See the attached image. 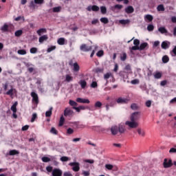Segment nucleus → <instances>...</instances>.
<instances>
[{"label": "nucleus", "instance_id": "1", "mask_svg": "<svg viewBox=\"0 0 176 176\" xmlns=\"http://www.w3.org/2000/svg\"><path fill=\"white\" fill-rule=\"evenodd\" d=\"M164 168H170V167H173V160L171 159L168 160L165 158L163 162Z\"/></svg>", "mask_w": 176, "mask_h": 176}, {"label": "nucleus", "instance_id": "2", "mask_svg": "<svg viewBox=\"0 0 176 176\" xmlns=\"http://www.w3.org/2000/svg\"><path fill=\"white\" fill-rule=\"evenodd\" d=\"M30 95H31V97L32 98V102L38 105V104H39V97L38 96V94H36L34 91H32L31 92Z\"/></svg>", "mask_w": 176, "mask_h": 176}, {"label": "nucleus", "instance_id": "3", "mask_svg": "<svg viewBox=\"0 0 176 176\" xmlns=\"http://www.w3.org/2000/svg\"><path fill=\"white\" fill-rule=\"evenodd\" d=\"M125 124L129 126L130 129H137V127H138V122H137V121H126Z\"/></svg>", "mask_w": 176, "mask_h": 176}, {"label": "nucleus", "instance_id": "4", "mask_svg": "<svg viewBox=\"0 0 176 176\" xmlns=\"http://www.w3.org/2000/svg\"><path fill=\"white\" fill-rule=\"evenodd\" d=\"M69 166L72 167L73 171L78 172L80 170V164L79 162H71L69 164Z\"/></svg>", "mask_w": 176, "mask_h": 176}, {"label": "nucleus", "instance_id": "5", "mask_svg": "<svg viewBox=\"0 0 176 176\" xmlns=\"http://www.w3.org/2000/svg\"><path fill=\"white\" fill-rule=\"evenodd\" d=\"M91 49H92V47L87 45V44H82L80 46V50H81V52H91Z\"/></svg>", "mask_w": 176, "mask_h": 176}, {"label": "nucleus", "instance_id": "6", "mask_svg": "<svg viewBox=\"0 0 176 176\" xmlns=\"http://www.w3.org/2000/svg\"><path fill=\"white\" fill-rule=\"evenodd\" d=\"M140 119V112L135 111L131 116V120L132 122H137Z\"/></svg>", "mask_w": 176, "mask_h": 176}, {"label": "nucleus", "instance_id": "7", "mask_svg": "<svg viewBox=\"0 0 176 176\" xmlns=\"http://www.w3.org/2000/svg\"><path fill=\"white\" fill-rule=\"evenodd\" d=\"M87 10L88 12H91V10L93 12H98V10H100V7H98V6H96V5H94V6H89L87 8Z\"/></svg>", "mask_w": 176, "mask_h": 176}, {"label": "nucleus", "instance_id": "8", "mask_svg": "<svg viewBox=\"0 0 176 176\" xmlns=\"http://www.w3.org/2000/svg\"><path fill=\"white\" fill-rule=\"evenodd\" d=\"M74 111L71 108L67 107L64 110V116H72Z\"/></svg>", "mask_w": 176, "mask_h": 176}, {"label": "nucleus", "instance_id": "9", "mask_svg": "<svg viewBox=\"0 0 176 176\" xmlns=\"http://www.w3.org/2000/svg\"><path fill=\"white\" fill-rule=\"evenodd\" d=\"M63 170L59 168H54L52 170V176H62Z\"/></svg>", "mask_w": 176, "mask_h": 176}, {"label": "nucleus", "instance_id": "10", "mask_svg": "<svg viewBox=\"0 0 176 176\" xmlns=\"http://www.w3.org/2000/svg\"><path fill=\"white\" fill-rule=\"evenodd\" d=\"M76 102H79L80 104H90V100L89 99L82 98H77Z\"/></svg>", "mask_w": 176, "mask_h": 176}, {"label": "nucleus", "instance_id": "11", "mask_svg": "<svg viewBox=\"0 0 176 176\" xmlns=\"http://www.w3.org/2000/svg\"><path fill=\"white\" fill-rule=\"evenodd\" d=\"M110 131L113 135H116L119 133V128L118 126H112L111 127Z\"/></svg>", "mask_w": 176, "mask_h": 176}, {"label": "nucleus", "instance_id": "12", "mask_svg": "<svg viewBox=\"0 0 176 176\" xmlns=\"http://www.w3.org/2000/svg\"><path fill=\"white\" fill-rule=\"evenodd\" d=\"M125 12L127 14H131V13H134V8L132 6H129L125 8Z\"/></svg>", "mask_w": 176, "mask_h": 176}, {"label": "nucleus", "instance_id": "13", "mask_svg": "<svg viewBox=\"0 0 176 176\" xmlns=\"http://www.w3.org/2000/svg\"><path fill=\"white\" fill-rule=\"evenodd\" d=\"M118 104H127L129 102V100L126 98H118L117 99Z\"/></svg>", "mask_w": 176, "mask_h": 176}, {"label": "nucleus", "instance_id": "14", "mask_svg": "<svg viewBox=\"0 0 176 176\" xmlns=\"http://www.w3.org/2000/svg\"><path fill=\"white\" fill-rule=\"evenodd\" d=\"M47 39H49V37L47 36V35L45 34L39 37L38 42L40 43H43L45 41H47Z\"/></svg>", "mask_w": 176, "mask_h": 176}, {"label": "nucleus", "instance_id": "15", "mask_svg": "<svg viewBox=\"0 0 176 176\" xmlns=\"http://www.w3.org/2000/svg\"><path fill=\"white\" fill-rule=\"evenodd\" d=\"M8 155L9 156H14L16 155H20V151L17 150H11L9 151V153Z\"/></svg>", "mask_w": 176, "mask_h": 176}, {"label": "nucleus", "instance_id": "16", "mask_svg": "<svg viewBox=\"0 0 176 176\" xmlns=\"http://www.w3.org/2000/svg\"><path fill=\"white\" fill-rule=\"evenodd\" d=\"M118 127V133H120V134H123V133L126 131V129L124 124H120Z\"/></svg>", "mask_w": 176, "mask_h": 176}, {"label": "nucleus", "instance_id": "17", "mask_svg": "<svg viewBox=\"0 0 176 176\" xmlns=\"http://www.w3.org/2000/svg\"><path fill=\"white\" fill-rule=\"evenodd\" d=\"M73 67H74V72H79V70L80 69V67L79 66V64H78V63H74L73 64Z\"/></svg>", "mask_w": 176, "mask_h": 176}, {"label": "nucleus", "instance_id": "18", "mask_svg": "<svg viewBox=\"0 0 176 176\" xmlns=\"http://www.w3.org/2000/svg\"><path fill=\"white\" fill-rule=\"evenodd\" d=\"M45 32H47L45 28H41L37 30L36 33L39 36H41L43 34H45Z\"/></svg>", "mask_w": 176, "mask_h": 176}, {"label": "nucleus", "instance_id": "19", "mask_svg": "<svg viewBox=\"0 0 176 176\" xmlns=\"http://www.w3.org/2000/svg\"><path fill=\"white\" fill-rule=\"evenodd\" d=\"M79 85L81 86V89H85L87 86V82L85 80H81L79 82Z\"/></svg>", "mask_w": 176, "mask_h": 176}, {"label": "nucleus", "instance_id": "20", "mask_svg": "<svg viewBox=\"0 0 176 176\" xmlns=\"http://www.w3.org/2000/svg\"><path fill=\"white\" fill-rule=\"evenodd\" d=\"M57 43L58 45H60L61 46H63V45H65V38L63 37L59 38L57 41Z\"/></svg>", "mask_w": 176, "mask_h": 176}, {"label": "nucleus", "instance_id": "21", "mask_svg": "<svg viewBox=\"0 0 176 176\" xmlns=\"http://www.w3.org/2000/svg\"><path fill=\"white\" fill-rule=\"evenodd\" d=\"M148 46H149L148 43H141L140 45L139 46V50H144L146 47H148Z\"/></svg>", "mask_w": 176, "mask_h": 176}, {"label": "nucleus", "instance_id": "22", "mask_svg": "<svg viewBox=\"0 0 176 176\" xmlns=\"http://www.w3.org/2000/svg\"><path fill=\"white\" fill-rule=\"evenodd\" d=\"M137 131L138 134H139L141 137H145V131L144 129L138 128Z\"/></svg>", "mask_w": 176, "mask_h": 176}, {"label": "nucleus", "instance_id": "23", "mask_svg": "<svg viewBox=\"0 0 176 176\" xmlns=\"http://www.w3.org/2000/svg\"><path fill=\"white\" fill-rule=\"evenodd\" d=\"M17 102H15L11 107V111H12L13 113H16V112H17Z\"/></svg>", "mask_w": 176, "mask_h": 176}, {"label": "nucleus", "instance_id": "24", "mask_svg": "<svg viewBox=\"0 0 176 176\" xmlns=\"http://www.w3.org/2000/svg\"><path fill=\"white\" fill-rule=\"evenodd\" d=\"M1 30L3 31V32H9V25L6 23H5L3 27H1Z\"/></svg>", "mask_w": 176, "mask_h": 176}, {"label": "nucleus", "instance_id": "25", "mask_svg": "<svg viewBox=\"0 0 176 176\" xmlns=\"http://www.w3.org/2000/svg\"><path fill=\"white\" fill-rule=\"evenodd\" d=\"M52 111H53V107H50L49 111L45 112L46 118H50V116H52Z\"/></svg>", "mask_w": 176, "mask_h": 176}, {"label": "nucleus", "instance_id": "26", "mask_svg": "<svg viewBox=\"0 0 176 176\" xmlns=\"http://www.w3.org/2000/svg\"><path fill=\"white\" fill-rule=\"evenodd\" d=\"M120 24H123L126 25V24H130V19H122L119 21Z\"/></svg>", "mask_w": 176, "mask_h": 176}, {"label": "nucleus", "instance_id": "27", "mask_svg": "<svg viewBox=\"0 0 176 176\" xmlns=\"http://www.w3.org/2000/svg\"><path fill=\"white\" fill-rule=\"evenodd\" d=\"M64 122H65V118H64V116H61L60 120H59V126L61 127L62 126H64Z\"/></svg>", "mask_w": 176, "mask_h": 176}, {"label": "nucleus", "instance_id": "28", "mask_svg": "<svg viewBox=\"0 0 176 176\" xmlns=\"http://www.w3.org/2000/svg\"><path fill=\"white\" fill-rule=\"evenodd\" d=\"M157 12H164L166 9L164 8V6L163 4H160L157 7Z\"/></svg>", "mask_w": 176, "mask_h": 176}, {"label": "nucleus", "instance_id": "29", "mask_svg": "<svg viewBox=\"0 0 176 176\" xmlns=\"http://www.w3.org/2000/svg\"><path fill=\"white\" fill-rule=\"evenodd\" d=\"M120 60L121 61H124L125 60H127V54H126V52H123L120 54Z\"/></svg>", "mask_w": 176, "mask_h": 176}, {"label": "nucleus", "instance_id": "30", "mask_svg": "<svg viewBox=\"0 0 176 176\" xmlns=\"http://www.w3.org/2000/svg\"><path fill=\"white\" fill-rule=\"evenodd\" d=\"M74 80V77L71 76L69 74H67L65 76V81L66 82H72Z\"/></svg>", "mask_w": 176, "mask_h": 176}, {"label": "nucleus", "instance_id": "31", "mask_svg": "<svg viewBox=\"0 0 176 176\" xmlns=\"http://www.w3.org/2000/svg\"><path fill=\"white\" fill-rule=\"evenodd\" d=\"M168 61H170V58H168V56L165 55L162 57V62L164 64H167Z\"/></svg>", "mask_w": 176, "mask_h": 176}, {"label": "nucleus", "instance_id": "32", "mask_svg": "<svg viewBox=\"0 0 176 176\" xmlns=\"http://www.w3.org/2000/svg\"><path fill=\"white\" fill-rule=\"evenodd\" d=\"M100 21L103 23V24H108L109 23V20L107 17H102L100 19Z\"/></svg>", "mask_w": 176, "mask_h": 176}, {"label": "nucleus", "instance_id": "33", "mask_svg": "<svg viewBox=\"0 0 176 176\" xmlns=\"http://www.w3.org/2000/svg\"><path fill=\"white\" fill-rule=\"evenodd\" d=\"M41 160L43 162V163H49V162L52 161V160L48 157H43Z\"/></svg>", "mask_w": 176, "mask_h": 176}, {"label": "nucleus", "instance_id": "34", "mask_svg": "<svg viewBox=\"0 0 176 176\" xmlns=\"http://www.w3.org/2000/svg\"><path fill=\"white\" fill-rule=\"evenodd\" d=\"M158 31L161 34H167V30L166 29V28L161 27L158 29Z\"/></svg>", "mask_w": 176, "mask_h": 176}, {"label": "nucleus", "instance_id": "35", "mask_svg": "<svg viewBox=\"0 0 176 176\" xmlns=\"http://www.w3.org/2000/svg\"><path fill=\"white\" fill-rule=\"evenodd\" d=\"M15 36L19 37L21 36V35H23V30H16L14 33Z\"/></svg>", "mask_w": 176, "mask_h": 176}, {"label": "nucleus", "instance_id": "36", "mask_svg": "<svg viewBox=\"0 0 176 176\" xmlns=\"http://www.w3.org/2000/svg\"><path fill=\"white\" fill-rule=\"evenodd\" d=\"M50 133L52 134H54L55 135H57L58 134V131L54 127H52L50 130Z\"/></svg>", "mask_w": 176, "mask_h": 176}, {"label": "nucleus", "instance_id": "37", "mask_svg": "<svg viewBox=\"0 0 176 176\" xmlns=\"http://www.w3.org/2000/svg\"><path fill=\"white\" fill-rule=\"evenodd\" d=\"M69 104L71 105V107H73V108L74 107H78V103L72 100L69 101Z\"/></svg>", "mask_w": 176, "mask_h": 176}, {"label": "nucleus", "instance_id": "38", "mask_svg": "<svg viewBox=\"0 0 176 176\" xmlns=\"http://www.w3.org/2000/svg\"><path fill=\"white\" fill-rule=\"evenodd\" d=\"M100 12L102 14H107V7L101 6L100 7Z\"/></svg>", "mask_w": 176, "mask_h": 176}, {"label": "nucleus", "instance_id": "39", "mask_svg": "<svg viewBox=\"0 0 176 176\" xmlns=\"http://www.w3.org/2000/svg\"><path fill=\"white\" fill-rule=\"evenodd\" d=\"M36 7V6L35 5V1H31L29 4V8H30V9H35Z\"/></svg>", "mask_w": 176, "mask_h": 176}, {"label": "nucleus", "instance_id": "40", "mask_svg": "<svg viewBox=\"0 0 176 176\" xmlns=\"http://www.w3.org/2000/svg\"><path fill=\"white\" fill-rule=\"evenodd\" d=\"M17 53L18 54H21V56H24L27 54V51H25V50H19Z\"/></svg>", "mask_w": 176, "mask_h": 176}, {"label": "nucleus", "instance_id": "41", "mask_svg": "<svg viewBox=\"0 0 176 176\" xmlns=\"http://www.w3.org/2000/svg\"><path fill=\"white\" fill-rule=\"evenodd\" d=\"M53 12H54V13H58V12H61V7L58 6V7L54 8Z\"/></svg>", "mask_w": 176, "mask_h": 176}, {"label": "nucleus", "instance_id": "42", "mask_svg": "<svg viewBox=\"0 0 176 176\" xmlns=\"http://www.w3.org/2000/svg\"><path fill=\"white\" fill-rule=\"evenodd\" d=\"M14 89L12 88L10 89V90H8L7 92H6V95L7 96H10V97L13 96V91H14Z\"/></svg>", "mask_w": 176, "mask_h": 176}, {"label": "nucleus", "instance_id": "43", "mask_svg": "<svg viewBox=\"0 0 176 176\" xmlns=\"http://www.w3.org/2000/svg\"><path fill=\"white\" fill-rule=\"evenodd\" d=\"M145 19H146V20H148L149 22L153 21V16L151 14L146 15Z\"/></svg>", "mask_w": 176, "mask_h": 176}, {"label": "nucleus", "instance_id": "44", "mask_svg": "<svg viewBox=\"0 0 176 176\" xmlns=\"http://www.w3.org/2000/svg\"><path fill=\"white\" fill-rule=\"evenodd\" d=\"M161 47L163 49H168V44L167 43V42L164 41L162 43Z\"/></svg>", "mask_w": 176, "mask_h": 176}, {"label": "nucleus", "instance_id": "45", "mask_svg": "<svg viewBox=\"0 0 176 176\" xmlns=\"http://www.w3.org/2000/svg\"><path fill=\"white\" fill-rule=\"evenodd\" d=\"M30 53L32 54H35L36 53L38 52V48L36 47H32L30 50Z\"/></svg>", "mask_w": 176, "mask_h": 176}, {"label": "nucleus", "instance_id": "46", "mask_svg": "<svg viewBox=\"0 0 176 176\" xmlns=\"http://www.w3.org/2000/svg\"><path fill=\"white\" fill-rule=\"evenodd\" d=\"M111 76H112L111 73H107L106 74L104 75V79H105L106 80H108V79H109Z\"/></svg>", "mask_w": 176, "mask_h": 176}, {"label": "nucleus", "instance_id": "47", "mask_svg": "<svg viewBox=\"0 0 176 176\" xmlns=\"http://www.w3.org/2000/svg\"><path fill=\"white\" fill-rule=\"evenodd\" d=\"M38 118V115L34 113L32 114V119H31V122L32 123H34V122H35V120Z\"/></svg>", "mask_w": 176, "mask_h": 176}, {"label": "nucleus", "instance_id": "48", "mask_svg": "<svg viewBox=\"0 0 176 176\" xmlns=\"http://www.w3.org/2000/svg\"><path fill=\"white\" fill-rule=\"evenodd\" d=\"M102 107V103L100 101H97L96 103H95V107L96 108H101Z\"/></svg>", "mask_w": 176, "mask_h": 176}, {"label": "nucleus", "instance_id": "49", "mask_svg": "<svg viewBox=\"0 0 176 176\" xmlns=\"http://www.w3.org/2000/svg\"><path fill=\"white\" fill-rule=\"evenodd\" d=\"M154 78L155 79H160V78H162V73H160V72L155 73L154 75Z\"/></svg>", "mask_w": 176, "mask_h": 176}, {"label": "nucleus", "instance_id": "50", "mask_svg": "<svg viewBox=\"0 0 176 176\" xmlns=\"http://www.w3.org/2000/svg\"><path fill=\"white\" fill-rule=\"evenodd\" d=\"M96 56L98 57H102L104 56V50H100L97 52Z\"/></svg>", "mask_w": 176, "mask_h": 176}, {"label": "nucleus", "instance_id": "51", "mask_svg": "<svg viewBox=\"0 0 176 176\" xmlns=\"http://www.w3.org/2000/svg\"><path fill=\"white\" fill-rule=\"evenodd\" d=\"M53 50H56V46L53 45L50 47L47 48V53H50L51 52H53Z\"/></svg>", "mask_w": 176, "mask_h": 176}, {"label": "nucleus", "instance_id": "52", "mask_svg": "<svg viewBox=\"0 0 176 176\" xmlns=\"http://www.w3.org/2000/svg\"><path fill=\"white\" fill-rule=\"evenodd\" d=\"M131 108L133 110V111H137V109H138V106H137V104L133 103L131 105Z\"/></svg>", "mask_w": 176, "mask_h": 176}, {"label": "nucleus", "instance_id": "53", "mask_svg": "<svg viewBox=\"0 0 176 176\" xmlns=\"http://www.w3.org/2000/svg\"><path fill=\"white\" fill-rule=\"evenodd\" d=\"M131 85H138L140 83V80L134 79L131 81Z\"/></svg>", "mask_w": 176, "mask_h": 176}, {"label": "nucleus", "instance_id": "54", "mask_svg": "<svg viewBox=\"0 0 176 176\" xmlns=\"http://www.w3.org/2000/svg\"><path fill=\"white\" fill-rule=\"evenodd\" d=\"M113 8H114V9H118V10H120V9H122L123 5L116 4L114 6Z\"/></svg>", "mask_w": 176, "mask_h": 176}, {"label": "nucleus", "instance_id": "55", "mask_svg": "<svg viewBox=\"0 0 176 176\" xmlns=\"http://www.w3.org/2000/svg\"><path fill=\"white\" fill-rule=\"evenodd\" d=\"M45 0H34V3L36 5H42Z\"/></svg>", "mask_w": 176, "mask_h": 176}, {"label": "nucleus", "instance_id": "56", "mask_svg": "<svg viewBox=\"0 0 176 176\" xmlns=\"http://www.w3.org/2000/svg\"><path fill=\"white\" fill-rule=\"evenodd\" d=\"M68 160H69V157H68L63 156L60 157L61 162H68Z\"/></svg>", "mask_w": 176, "mask_h": 176}, {"label": "nucleus", "instance_id": "57", "mask_svg": "<svg viewBox=\"0 0 176 176\" xmlns=\"http://www.w3.org/2000/svg\"><path fill=\"white\" fill-rule=\"evenodd\" d=\"M147 30L148 31H153V30H155V26H153V25H148L147 26Z\"/></svg>", "mask_w": 176, "mask_h": 176}, {"label": "nucleus", "instance_id": "58", "mask_svg": "<svg viewBox=\"0 0 176 176\" xmlns=\"http://www.w3.org/2000/svg\"><path fill=\"white\" fill-rule=\"evenodd\" d=\"M105 168L107 170H112V168H113V165L108 164L105 165Z\"/></svg>", "mask_w": 176, "mask_h": 176}, {"label": "nucleus", "instance_id": "59", "mask_svg": "<svg viewBox=\"0 0 176 176\" xmlns=\"http://www.w3.org/2000/svg\"><path fill=\"white\" fill-rule=\"evenodd\" d=\"M98 86V85L96 81L92 82V83L91 84V87H92L93 89H96V87H97Z\"/></svg>", "mask_w": 176, "mask_h": 176}, {"label": "nucleus", "instance_id": "60", "mask_svg": "<svg viewBox=\"0 0 176 176\" xmlns=\"http://www.w3.org/2000/svg\"><path fill=\"white\" fill-rule=\"evenodd\" d=\"M124 69L125 71H127V72H130V71H131V66H130V65H126Z\"/></svg>", "mask_w": 176, "mask_h": 176}, {"label": "nucleus", "instance_id": "61", "mask_svg": "<svg viewBox=\"0 0 176 176\" xmlns=\"http://www.w3.org/2000/svg\"><path fill=\"white\" fill-rule=\"evenodd\" d=\"M67 134H74V129H72V128H69L67 130Z\"/></svg>", "mask_w": 176, "mask_h": 176}, {"label": "nucleus", "instance_id": "62", "mask_svg": "<svg viewBox=\"0 0 176 176\" xmlns=\"http://www.w3.org/2000/svg\"><path fill=\"white\" fill-rule=\"evenodd\" d=\"M133 45H135V46H140V40L138 39H135L133 41Z\"/></svg>", "mask_w": 176, "mask_h": 176}, {"label": "nucleus", "instance_id": "63", "mask_svg": "<svg viewBox=\"0 0 176 176\" xmlns=\"http://www.w3.org/2000/svg\"><path fill=\"white\" fill-rule=\"evenodd\" d=\"M169 153H176V148H171L169 150Z\"/></svg>", "mask_w": 176, "mask_h": 176}, {"label": "nucleus", "instance_id": "64", "mask_svg": "<svg viewBox=\"0 0 176 176\" xmlns=\"http://www.w3.org/2000/svg\"><path fill=\"white\" fill-rule=\"evenodd\" d=\"M63 176H73V175L69 172H65L64 173Z\"/></svg>", "mask_w": 176, "mask_h": 176}]
</instances>
